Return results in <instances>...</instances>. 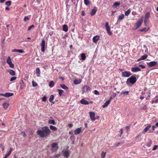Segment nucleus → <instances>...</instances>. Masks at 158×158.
<instances>
[{
  "label": "nucleus",
  "mask_w": 158,
  "mask_h": 158,
  "mask_svg": "<svg viewBox=\"0 0 158 158\" xmlns=\"http://www.w3.org/2000/svg\"><path fill=\"white\" fill-rule=\"evenodd\" d=\"M42 130H39L37 131V134L42 137H46L50 135L51 132L50 130L47 126L44 127L42 128Z\"/></svg>",
  "instance_id": "nucleus-1"
},
{
  "label": "nucleus",
  "mask_w": 158,
  "mask_h": 158,
  "mask_svg": "<svg viewBox=\"0 0 158 158\" xmlns=\"http://www.w3.org/2000/svg\"><path fill=\"white\" fill-rule=\"evenodd\" d=\"M136 78L133 76H131L130 78L127 79V83L128 85H129L130 83L131 84H134L136 82Z\"/></svg>",
  "instance_id": "nucleus-2"
},
{
  "label": "nucleus",
  "mask_w": 158,
  "mask_h": 158,
  "mask_svg": "<svg viewBox=\"0 0 158 158\" xmlns=\"http://www.w3.org/2000/svg\"><path fill=\"white\" fill-rule=\"evenodd\" d=\"M143 17L141 16V18L139 19V21L135 24V26L136 29H137L143 23Z\"/></svg>",
  "instance_id": "nucleus-3"
},
{
  "label": "nucleus",
  "mask_w": 158,
  "mask_h": 158,
  "mask_svg": "<svg viewBox=\"0 0 158 158\" xmlns=\"http://www.w3.org/2000/svg\"><path fill=\"white\" fill-rule=\"evenodd\" d=\"M51 150L52 152L56 151L58 148V143H52L51 145Z\"/></svg>",
  "instance_id": "nucleus-4"
},
{
  "label": "nucleus",
  "mask_w": 158,
  "mask_h": 158,
  "mask_svg": "<svg viewBox=\"0 0 158 158\" xmlns=\"http://www.w3.org/2000/svg\"><path fill=\"white\" fill-rule=\"evenodd\" d=\"M45 41L44 40H42L40 44L41 47V51L43 52H44L45 50Z\"/></svg>",
  "instance_id": "nucleus-5"
},
{
  "label": "nucleus",
  "mask_w": 158,
  "mask_h": 158,
  "mask_svg": "<svg viewBox=\"0 0 158 158\" xmlns=\"http://www.w3.org/2000/svg\"><path fill=\"white\" fill-rule=\"evenodd\" d=\"M14 95V94L13 93H6L4 94H1L0 96H4L5 97L8 98L11 96H13Z\"/></svg>",
  "instance_id": "nucleus-6"
},
{
  "label": "nucleus",
  "mask_w": 158,
  "mask_h": 158,
  "mask_svg": "<svg viewBox=\"0 0 158 158\" xmlns=\"http://www.w3.org/2000/svg\"><path fill=\"white\" fill-rule=\"evenodd\" d=\"M91 89L90 88L88 85L84 86L82 89V91L83 92L85 91L88 92L91 91Z\"/></svg>",
  "instance_id": "nucleus-7"
},
{
  "label": "nucleus",
  "mask_w": 158,
  "mask_h": 158,
  "mask_svg": "<svg viewBox=\"0 0 158 158\" xmlns=\"http://www.w3.org/2000/svg\"><path fill=\"white\" fill-rule=\"evenodd\" d=\"M89 114L91 120L93 121H94L96 120L95 117V113L94 112H89Z\"/></svg>",
  "instance_id": "nucleus-8"
},
{
  "label": "nucleus",
  "mask_w": 158,
  "mask_h": 158,
  "mask_svg": "<svg viewBox=\"0 0 158 158\" xmlns=\"http://www.w3.org/2000/svg\"><path fill=\"white\" fill-rule=\"evenodd\" d=\"M131 75V73L129 72L125 71L122 73V76L123 77H128Z\"/></svg>",
  "instance_id": "nucleus-9"
},
{
  "label": "nucleus",
  "mask_w": 158,
  "mask_h": 158,
  "mask_svg": "<svg viewBox=\"0 0 158 158\" xmlns=\"http://www.w3.org/2000/svg\"><path fill=\"white\" fill-rule=\"evenodd\" d=\"M140 69L138 67H135L131 69V71L133 72H136L140 71Z\"/></svg>",
  "instance_id": "nucleus-10"
},
{
  "label": "nucleus",
  "mask_w": 158,
  "mask_h": 158,
  "mask_svg": "<svg viewBox=\"0 0 158 158\" xmlns=\"http://www.w3.org/2000/svg\"><path fill=\"white\" fill-rule=\"evenodd\" d=\"M81 129L82 128L81 127L76 129L74 131L75 134L76 135L79 134L81 131Z\"/></svg>",
  "instance_id": "nucleus-11"
},
{
  "label": "nucleus",
  "mask_w": 158,
  "mask_h": 158,
  "mask_svg": "<svg viewBox=\"0 0 158 158\" xmlns=\"http://www.w3.org/2000/svg\"><path fill=\"white\" fill-rule=\"evenodd\" d=\"M100 38L99 36L96 35L93 38V41L94 43H97Z\"/></svg>",
  "instance_id": "nucleus-12"
},
{
  "label": "nucleus",
  "mask_w": 158,
  "mask_h": 158,
  "mask_svg": "<svg viewBox=\"0 0 158 158\" xmlns=\"http://www.w3.org/2000/svg\"><path fill=\"white\" fill-rule=\"evenodd\" d=\"M63 155L64 157L68 158L69 155V153L68 151L66 150H64L62 151Z\"/></svg>",
  "instance_id": "nucleus-13"
},
{
  "label": "nucleus",
  "mask_w": 158,
  "mask_h": 158,
  "mask_svg": "<svg viewBox=\"0 0 158 158\" xmlns=\"http://www.w3.org/2000/svg\"><path fill=\"white\" fill-rule=\"evenodd\" d=\"M10 105V103L8 102H4L3 104V106L5 109H7Z\"/></svg>",
  "instance_id": "nucleus-14"
},
{
  "label": "nucleus",
  "mask_w": 158,
  "mask_h": 158,
  "mask_svg": "<svg viewBox=\"0 0 158 158\" xmlns=\"http://www.w3.org/2000/svg\"><path fill=\"white\" fill-rule=\"evenodd\" d=\"M7 71V72L9 73L10 75L12 76H14L15 75V72L13 70L9 69Z\"/></svg>",
  "instance_id": "nucleus-15"
},
{
  "label": "nucleus",
  "mask_w": 158,
  "mask_h": 158,
  "mask_svg": "<svg viewBox=\"0 0 158 158\" xmlns=\"http://www.w3.org/2000/svg\"><path fill=\"white\" fill-rule=\"evenodd\" d=\"M157 64V62L153 61L149 63V66H153Z\"/></svg>",
  "instance_id": "nucleus-16"
},
{
  "label": "nucleus",
  "mask_w": 158,
  "mask_h": 158,
  "mask_svg": "<svg viewBox=\"0 0 158 158\" xmlns=\"http://www.w3.org/2000/svg\"><path fill=\"white\" fill-rule=\"evenodd\" d=\"M80 103L84 105H88L89 104L88 102L84 99H82L80 101Z\"/></svg>",
  "instance_id": "nucleus-17"
},
{
  "label": "nucleus",
  "mask_w": 158,
  "mask_h": 158,
  "mask_svg": "<svg viewBox=\"0 0 158 158\" xmlns=\"http://www.w3.org/2000/svg\"><path fill=\"white\" fill-rule=\"evenodd\" d=\"M147 56H148L147 55H143V56H141V57L139 59L137 60V61H140V60H145L146 58H147Z\"/></svg>",
  "instance_id": "nucleus-18"
},
{
  "label": "nucleus",
  "mask_w": 158,
  "mask_h": 158,
  "mask_svg": "<svg viewBox=\"0 0 158 158\" xmlns=\"http://www.w3.org/2000/svg\"><path fill=\"white\" fill-rule=\"evenodd\" d=\"M12 51L13 52H19L20 53H23L24 52V51L23 50H19V49H15L12 50Z\"/></svg>",
  "instance_id": "nucleus-19"
},
{
  "label": "nucleus",
  "mask_w": 158,
  "mask_h": 158,
  "mask_svg": "<svg viewBox=\"0 0 158 158\" xmlns=\"http://www.w3.org/2000/svg\"><path fill=\"white\" fill-rule=\"evenodd\" d=\"M148 12L147 13V14L145 15V19L144 20V23L146 26H147L148 25V23L147 22V20H148V18L147 17V15H148Z\"/></svg>",
  "instance_id": "nucleus-20"
},
{
  "label": "nucleus",
  "mask_w": 158,
  "mask_h": 158,
  "mask_svg": "<svg viewBox=\"0 0 158 158\" xmlns=\"http://www.w3.org/2000/svg\"><path fill=\"white\" fill-rule=\"evenodd\" d=\"M63 30L65 32H67L68 31V27L67 25H64L63 27Z\"/></svg>",
  "instance_id": "nucleus-21"
},
{
  "label": "nucleus",
  "mask_w": 158,
  "mask_h": 158,
  "mask_svg": "<svg viewBox=\"0 0 158 158\" xmlns=\"http://www.w3.org/2000/svg\"><path fill=\"white\" fill-rule=\"evenodd\" d=\"M110 101H106L103 105L102 106L103 108H105L107 106L108 104L110 103Z\"/></svg>",
  "instance_id": "nucleus-22"
},
{
  "label": "nucleus",
  "mask_w": 158,
  "mask_h": 158,
  "mask_svg": "<svg viewBox=\"0 0 158 158\" xmlns=\"http://www.w3.org/2000/svg\"><path fill=\"white\" fill-rule=\"evenodd\" d=\"M40 69L39 68H37L36 69V74L37 77H39L40 75Z\"/></svg>",
  "instance_id": "nucleus-23"
},
{
  "label": "nucleus",
  "mask_w": 158,
  "mask_h": 158,
  "mask_svg": "<svg viewBox=\"0 0 158 158\" xmlns=\"http://www.w3.org/2000/svg\"><path fill=\"white\" fill-rule=\"evenodd\" d=\"M54 98V97L53 95H51L49 99V101L51 102H52L53 103H54V102H53Z\"/></svg>",
  "instance_id": "nucleus-24"
},
{
  "label": "nucleus",
  "mask_w": 158,
  "mask_h": 158,
  "mask_svg": "<svg viewBox=\"0 0 158 158\" xmlns=\"http://www.w3.org/2000/svg\"><path fill=\"white\" fill-rule=\"evenodd\" d=\"M48 122L49 123L52 124L53 125L56 124L55 121L54 120L49 119L48 120Z\"/></svg>",
  "instance_id": "nucleus-25"
},
{
  "label": "nucleus",
  "mask_w": 158,
  "mask_h": 158,
  "mask_svg": "<svg viewBox=\"0 0 158 158\" xmlns=\"http://www.w3.org/2000/svg\"><path fill=\"white\" fill-rule=\"evenodd\" d=\"M120 5V3L118 2H115L113 5V7L114 8H116L117 6Z\"/></svg>",
  "instance_id": "nucleus-26"
},
{
  "label": "nucleus",
  "mask_w": 158,
  "mask_h": 158,
  "mask_svg": "<svg viewBox=\"0 0 158 158\" xmlns=\"http://www.w3.org/2000/svg\"><path fill=\"white\" fill-rule=\"evenodd\" d=\"M50 129L53 131H56L57 130V128L55 126L52 125H51L50 126Z\"/></svg>",
  "instance_id": "nucleus-27"
},
{
  "label": "nucleus",
  "mask_w": 158,
  "mask_h": 158,
  "mask_svg": "<svg viewBox=\"0 0 158 158\" xmlns=\"http://www.w3.org/2000/svg\"><path fill=\"white\" fill-rule=\"evenodd\" d=\"M60 86L62 88L65 89H68V87L64 84H60Z\"/></svg>",
  "instance_id": "nucleus-28"
},
{
  "label": "nucleus",
  "mask_w": 158,
  "mask_h": 158,
  "mask_svg": "<svg viewBox=\"0 0 158 158\" xmlns=\"http://www.w3.org/2000/svg\"><path fill=\"white\" fill-rule=\"evenodd\" d=\"M81 59L82 60H84L85 59L86 56L85 54L84 53H82L81 54Z\"/></svg>",
  "instance_id": "nucleus-29"
},
{
  "label": "nucleus",
  "mask_w": 158,
  "mask_h": 158,
  "mask_svg": "<svg viewBox=\"0 0 158 158\" xmlns=\"http://www.w3.org/2000/svg\"><path fill=\"white\" fill-rule=\"evenodd\" d=\"M124 16L123 14H121L118 16V19L120 20H122Z\"/></svg>",
  "instance_id": "nucleus-30"
},
{
  "label": "nucleus",
  "mask_w": 158,
  "mask_h": 158,
  "mask_svg": "<svg viewBox=\"0 0 158 158\" xmlns=\"http://www.w3.org/2000/svg\"><path fill=\"white\" fill-rule=\"evenodd\" d=\"M105 27L106 30L110 29V28L109 26V24L108 22H106V23Z\"/></svg>",
  "instance_id": "nucleus-31"
},
{
  "label": "nucleus",
  "mask_w": 158,
  "mask_h": 158,
  "mask_svg": "<svg viewBox=\"0 0 158 158\" xmlns=\"http://www.w3.org/2000/svg\"><path fill=\"white\" fill-rule=\"evenodd\" d=\"M11 62L10 57V56H9L6 60V62L8 64H9Z\"/></svg>",
  "instance_id": "nucleus-32"
},
{
  "label": "nucleus",
  "mask_w": 158,
  "mask_h": 158,
  "mask_svg": "<svg viewBox=\"0 0 158 158\" xmlns=\"http://www.w3.org/2000/svg\"><path fill=\"white\" fill-rule=\"evenodd\" d=\"M54 83L53 81H51L49 84V86L50 87H53L54 86Z\"/></svg>",
  "instance_id": "nucleus-33"
},
{
  "label": "nucleus",
  "mask_w": 158,
  "mask_h": 158,
  "mask_svg": "<svg viewBox=\"0 0 158 158\" xmlns=\"http://www.w3.org/2000/svg\"><path fill=\"white\" fill-rule=\"evenodd\" d=\"M106 152H102L101 153V156L102 158H104L106 155Z\"/></svg>",
  "instance_id": "nucleus-34"
},
{
  "label": "nucleus",
  "mask_w": 158,
  "mask_h": 158,
  "mask_svg": "<svg viewBox=\"0 0 158 158\" xmlns=\"http://www.w3.org/2000/svg\"><path fill=\"white\" fill-rule=\"evenodd\" d=\"M57 90L59 91V94L60 96H61L64 92V91L61 89H58Z\"/></svg>",
  "instance_id": "nucleus-35"
},
{
  "label": "nucleus",
  "mask_w": 158,
  "mask_h": 158,
  "mask_svg": "<svg viewBox=\"0 0 158 158\" xmlns=\"http://www.w3.org/2000/svg\"><path fill=\"white\" fill-rule=\"evenodd\" d=\"M148 130V126H147L144 129L142 133L144 134Z\"/></svg>",
  "instance_id": "nucleus-36"
},
{
  "label": "nucleus",
  "mask_w": 158,
  "mask_h": 158,
  "mask_svg": "<svg viewBox=\"0 0 158 158\" xmlns=\"http://www.w3.org/2000/svg\"><path fill=\"white\" fill-rule=\"evenodd\" d=\"M20 88L21 89H22L23 88V86L24 84V82L23 81H21L20 82Z\"/></svg>",
  "instance_id": "nucleus-37"
},
{
  "label": "nucleus",
  "mask_w": 158,
  "mask_h": 158,
  "mask_svg": "<svg viewBox=\"0 0 158 158\" xmlns=\"http://www.w3.org/2000/svg\"><path fill=\"white\" fill-rule=\"evenodd\" d=\"M152 103L153 104L154 103H158V98L156 99V100H152L151 101Z\"/></svg>",
  "instance_id": "nucleus-38"
},
{
  "label": "nucleus",
  "mask_w": 158,
  "mask_h": 158,
  "mask_svg": "<svg viewBox=\"0 0 158 158\" xmlns=\"http://www.w3.org/2000/svg\"><path fill=\"white\" fill-rule=\"evenodd\" d=\"M11 2L10 1H8L6 2V4L7 6H10L11 5Z\"/></svg>",
  "instance_id": "nucleus-39"
},
{
  "label": "nucleus",
  "mask_w": 158,
  "mask_h": 158,
  "mask_svg": "<svg viewBox=\"0 0 158 158\" xmlns=\"http://www.w3.org/2000/svg\"><path fill=\"white\" fill-rule=\"evenodd\" d=\"M96 13V10H92L90 12V14L91 16L94 15Z\"/></svg>",
  "instance_id": "nucleus-40"
},
{
  "label": "nucleus",
  "mask_w": 158,
  "mask_h": 158,
  "mask_svg": "<svg viewBox=\"0 0 158 158\" xmlns=\"http://www.w3.org/2000/svg\"><path fill=\"white\" fill-rule=\"evenodd\" d=\"M32 85L33 86H36L38 84L35 82L33 81H32Z\"/></svg>",
  "instance_id": "nucleus-41"
},
{
  "label": "nucleus",
  "mask_w": 158,
  "mask_h": 158,
  "mask_svg": "<svg viewBox=\"0 0 158 158\" xmlns=\"http://www.w3.org/2000/svg\"><path fill=\"white\" fill-rule=\"evenodd\" d=\"M29 19V18L28 16H25L24 19V21L25 22H26Z\"/></svg>",
  "instance_id": "nucleus-42"
},
{
  "label": "nucleus",
  "mask_w": 158,
  "mask_h": 158,
  "mask_svg": "<svg viewBox=\"0 0 158 158\" xmlns=\"http://www.w3.org/2000/svg\"><path fill=\"white\" fill-rule=\"evenodd\" d=\"M9 66L11 68H13L14 67V65L13 63H12L11 62L9 64H8Z\"/></svg>",
  "instance_id": "nucleus-43"
},
{
  "label": "nucleus",
  "mask_w": 158,
  "mask_h": 158,
  "mask_svg": "<svg viewBox=\"0 0 158 158\" xmlns=\"http://www.w3.org/2000/svg\"><path fill=\"white\" fill-rule=\"evenodd\" d=\"M84 3L86 5H88L89 3V0H84Z\"/></svg>",
  "instance_id": "nucleus-44"
},
{
  "label": "nucleus",
  "mask_w": 158,
  "mask_h": 158,
  "mask_svg": "<svg viewBox=\"0 0 158 158\" xmlns=\"http://www.w3.org/2000/svg\"><path fill=\"white\" fill-rule=\"evenodd\" d=\"M34 27V25H32L30 26H29L28 27V30L29 31L30 30L31 28H32Z\"/></svg>",
  "instance_id": "nucleus-45"
},
{
  "label": "nucleus",
  "mask_w": 158,
  "mask_h": 158,
  "mask_svg": "<svg viewBox=\"0 0 158 158\" xmlns=\"http://www.w3.org/2000/svg\"><path fill=\"white\" fill-rule=\"evenodd\" d=\"M17 78V77H11L10 79V81H13L14 80H15Z\"/></svg>",
  "instance_id": "nucleus-46"
},
{
  "label": "nucleus",
  "mask_w": 158,
  "mask_h": 158,
  "mask_svg": "<svg viewBox=\"0 0 158 158\" xmlns=\"http://www.w3.org/2000/svg\"><path fill=\"white\" fill-rule=\"evenodd\" d=\"M46 97L45 96H44L42 98V101L44 102H45L46 100Z\"/></svg>",
  "instance_id": "nucleus-47"
},
{
  "label": "nucleus",
  "mask_w": 158,
  "mask_h": 158,
  "mask_svg": "<svg viewBox=\"0 0 158 158\" xmlns=\"http://www.w3.org/2000/svg\"><path fill=\"white\" fill-rule=\"evenodd\" d=\"M130 12V10H127L125 12V15H128Z\"/></svg>",
  "instance_id": "nucleus-48"
},
{
  "label": "nucleus",
  "mask_w": 158,
  "mask_h": 158,
  "mask_svg": "<svg viewBox=\"0 0 158 158\" xmlns=\"http://www.w3.org/2000/svg\"><path fill=\"white\" fill-rule=\"evenodd\" d=\"M158 147V145H154L153 148L152 150H153V151H154V150H156L157 148Z\"/></svg>",
  "instance_id": "nucleus-49"
},
{
  "label": "nucleus",
  "mask_w": 158,
  "mask_h": 158,
  "mask_svg": "<svg viewBox=\"0 0 158 158\" xmlns=\"http://www.w3.org/2000/svg\"><path fill=\"white\" fill-rule=\"evenodd\" d=\"M94 93L96 95H98L99 94V92L97 90H95L94 91Z\"/></svg>",
  "instance_id": "nucleus-50"
},
{
  "label": "nucleus",
  "mask_w": 158,
  "mask_h": 158,
  "mask_svg": "<svg viewBox=\"0 0 158 158\" xmlns=\"http://www.w3.org/2000/svg\"><path fill=\"white\" fill-rule=\"evenodd\" d=\"M128 93H129L128 91H126L124 92L123 93V95H127L128 94Z\"/></svg>",
  "instance_id": "nucleus-51"
},
{
  "label": "nucleus",
  "mask_w": 158,
  "mask_h": 158,
  "mask_svg": "<svg viewBox=\"0 0 158 158\" xmlns=\"http://www.w3.org/2000/svg\"><path fill=\"white\" fill-rule=\"evenodd\" d=\"M106 31L109 35H111L112 34V33L110 31V29H109L108 30H107Z\"/></svg>",
  "instance_id": "nucleus-52"
},
{
  "label": "nucleus",
  "mask_w": 158,
  "mask_h": 158,
  "mask_svg": "<svg viewBox=\"0 0 158 158\" xmlns=\"http://www.w3.org/2000/svg\"><path fill=\"white\" fill-rule=\"evenodd\" d=\"M10 153H8L7 155H6L4 158H7L8 157L10 156Z\"/></svg>",
  "instance_id": "nucleus-53"
},
{
  "label": "nucleus",
  "mask_w": 158,
  "mask_h": 158,
  "mask_svg": "<svg viewBox=\"0 0 158 158\" xmlns=\"http://www.w3.org/2000/svg\"><path fill=\"white\" fill-rule=\"evenodd\" d=\"M21 135L23 136V137H25L26 136V134L24 131H23L21 133Z\"/></svg>",
  "instance_id": "nucleus-54"
},
{
  "label": "nucleus",
  "mask_w": 158,
  "mask_h": 158,
  "mask_svg": "<svg viewBox=\"0 0 158 158\" xmlns=\"http://www.w3.org/2000/svg\"><path fill=\"white\" fill-rule=\"evenodd\" d=\"M74 83L75 84H78L79 83L78 81H74Z\"/></svg>",
  "instance_id": "nucleus-55"
},
{
  "label": "nucleus",
  "mask_w": 158,
  "mask_h": 158,
  "mask_svg": "<svg viewBox=\"0 0 158 158\" xmlns=\"http://www.w3.org/2000/svg\"><path fill=\"white\" fill-rule=\"evenodd\" d=\"M139 66L141 67L142 69H143L145 67L143 65H139Z\"/></svg>",
  "instance_id": "nucleus-56"
},
{
  "label": "nucleus",
  "mask_w": 158,
  "mask_h": 158,
  "mask_svg": "<svg viewBox=\"0 0 158 158\" xmlns=\"http://www.w3.org/2000/svg\"><path fill=\"white\" fill-rule=\"evenodd\" d=\"M60 156V154H57L55 156V157H58Z\"/></svg>",
  "instance_id": "nucleus-57"
},
{
  "label": "nucleus",
  "mask_w": 158,
  "mask_h": 158,
  "mask_svg": "<svg viewBox=\"0 0 158 158\" xmlns=\"http://www.w3.org/2000/svg\"><path fill=\"white\" fill-rule=\"evenodd\" d=\"M68 126L69 127H71L73 126V124L71 123H69V124Z\"/></svg>",
  "instance_id": "nucleus-58"
},
{
  "label": "nucleus",
  "mask_w": 158,
  "mask_h": 158,
  "mask_svg": "<svg viewBox=\"0 0 158 158\" xmlns=\"http://www.w3.org/2000/svg\"><path fill=\"white\" fill-rule=\"evenodd\" d=\"M156 128V126L154 125H153L152 126V129L153 130H154Z\"/></svg>",
  "instance_id": "nucleus-59"
},
{
  "label": "nucleus",
  "mask_w": 158,
  "mask_h": 158,
  "mask_svg": "<svg viewBox=\"0 0 158 158\" xmlns=\"http://www.w3.org/2000/svg\"><path fill=\"white\" fill-rule=\"evenodd\" d=\"M81 15L83 16H84L85 15V12H84V11L83 10L82 11V12Z\"/></svg>",
  "instance_id": "nucleus-60"
},
{
  "label": "nucleus",
  "mask_w": 158,
  "mask_h": 158,
  "mask_svg": "<svg viewBox=\"0 0 158 158\" xmlns=\"http://www.w3.org/2000/svg\"><path fill=\"white\" fill-rule=\"evenodd\" d=\"M5 2V0H0V2L1 3H2L4 2Z\"/></svg>",
  "instance_id": "nucleus-61"
},
{
  "label": "nucleus",
  "mask_w": 158,
  "mask_h": 158,
  "mask_svg": "<svg viewBox=\"0 0 158 158\" xmlns=\"http://www.w3.org/2000/svg\"><path fill=\"white\" fill-rule=\"evenodd\" d=\"M59 78L60 79H62V81H63L64 80V78L61 77H59Z\"/></svg>",
  "instance_id": "nucleus-62"
},
{
  "label": "nucleus",
  "mask_w": 158,
  "mask_h": 158,
  "mask_svg": "<svg viewBox=\"0 0 158 158\" xmlns=\"http://www.w3.org/2000/svg\"><path fill=\"white\" fill-rule=\"evenodd\" d=\"M112 99V97H110L108 101H110V102H111V100Z\"/></svg>",
  "instance_id": "nucleus-63"
},
{
  "label": "nucleus",
  "mask_w": 158,
  "mask_h": 158,
  "mask_svg": "<svg viewBox=\"0 0 158 158\" xmlns=\"http://www.w3.org/2000/svg\"><path fill=\"white\" fill-rule=\"evenodd\" d=\"M155 125L157 127H158V122H157V123H156V124H155Z\"/></svg>",
  "instance_id": "nucleus-64"
}]
</instances>
